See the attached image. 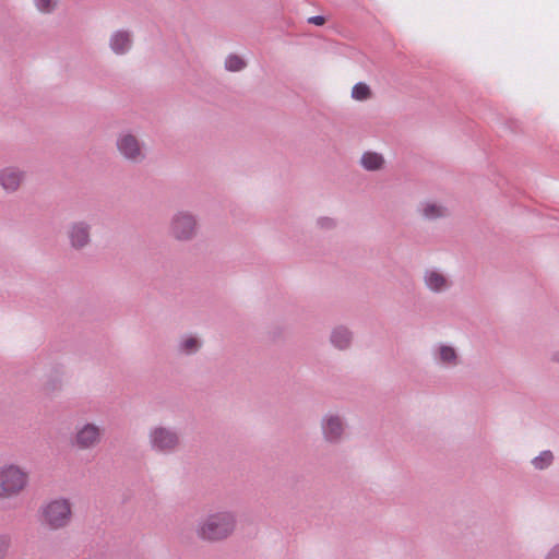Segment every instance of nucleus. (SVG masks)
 Wrapping results in <instances>:
<instances>
[{
    "label": "nucleus",
    "instance_id": "nucleus-1",
    "mask_svg": "<svg viewBox=\"0 0 559 559\" xmlns=\"http://www.w3.org/2000/svg\"><path fill=\"white\" fill-rule=\"evenodd\" d=\"M237 528V515L228 509L207 513L199 520L195 535L205 543H219L228 539Z\"/></svg>",
    "mask_w": 559,
    "mask_h": 559
},
{
    "label": "nucleus",
    "instance_id": "nucleus-2",
    "mask_svg": "<svg viewBox=\"0 0 559 559\" xmlns=\"http://www.w3.org/2000/svg\"><path fill=\"white\" fill-rule=\"evenodd\" d=\"M40 525L50 532L67 528L73 519V508L70 499L57 497L40 504L37 511Z\"/></svg>",
    "mask_w": 559,
    "mask_h": 559
},
{
    "label": "nucleus",
    "instance_id": "nucleus-3",
    "mask_svg": "<svg viewBox=\"0 0 559 559\" xmlns=\"http://www.w3.org/2000/svg\"><path fill=\"white\" fill-rule=\"evenodd\" d=\"M28 484L29 473L21 465L7 463L0 466V501L17 498Z\"/></svg>",
    "mask_w": 559,
    "mask_h": 559
},
{
    "label": "nucleus",
    "instance_id": "nucleus-4",
    "mask_svg": "<svg viewBox=\"0 0 559 559\" xmlns=\"http://www.w3.org/2000/svg\"><path fill=\"white\" fill-rule=\"evenodd\" d=\"M147 443L152 452L171 455L180 450L182 439L178 429L159 424L148 429Z\"/></svg>",
    "mask_w": 559,
    "mask_h": 559
},
{
    "label": "nucleus",
    "instance_id": "nucleus-5",
    "mask_svg": "<svg viewBox=\"0 0 559 559\" xmlns=\"http://www.w3.org/2000/svg\"><path fill=\"white\" fill-rule=\"evenodd\" d=\"M198 216L188 210L176 211L169 218L167 234L179 242H190L199 234Z\"/></svg>",
    "mask_w": 559,
    "mask_h": 559
},
{
    "label": "nucleus",
    "instance_id": "nucleus-6",
    "mask_svg": "<svg viewBox=\"0 0 559 559\" xmlns=\"http://www.w3.org/2000/svg\"><path fill=\"white\" fill-rule=\"evenodd\" d=\"M104 433V428L95 423L78 424L71 438V444L80 451L93 450L100 444Z\"/></svg>",
    "mask_w": 559,
    "mask_h": 559
},
{
    "label": "nucleus",
    "instance_id": "nucleus-7",
    "mask_svg": "<svg viewBox=\"0 0 559 559\" xmlns=\"http://www.w3.org/2000/svg\"><path fill=\"white\" fill-rule=\"evenodd\" d=\"M116 147L119 155L131 164H140L146 158L145 143L130 131L117 135Z\"/></svg>",
    "mask_w": 559,
    "mask_h": 559
},
{
    "label": "nucleus",
    "instance_id": "nucleus-8",
    "mask_svg": "<svg viewBox=\"0 0 559 559\" xmlns=\"http://www.w3.org/2000/svg\"><path fill=\"white\" fill-rule=\"evenodd\" d=\"M92 226L85 221H75L67 227V238L73 250L81 251L87 248L92 241Z\"/></svg>",
    "mask_w": 559,
    "mask_h": 559
},
{
    "label": "nucleus",
    "instance_id": "nucleus-9",
    "mask_svg": "<svg viewBox=\"0 0 559 559\" xmlns=\"http://www.w3.org/2000/svg\"><path fill=\"white\" fill-rule=\"evenodd\" d=\"M321 429L325 441L330 443H337L343 438L345 423L340 415L329 413L321 420Z\"/></svg>",
    "mask_w": 559,
    "mask_h": 559
},
{
    "label": "nucleus",
    "instance_id": "nucleus-10",
    "mask_svg": "<svg viewBox=\"0 0 559 559\" xmlns=\"http://www.w3.org/2000/svg\"><path fill=\"white\" fill-rule=\"evenodd\" d=\"M25 171L17 166L0 168V187L7 193L16 192L25 180Z\"/></svg>",
    "mask_w": 559,
    "mask_h": 559
},
{
    "label": "nucleus",
    "instance_id": "nucleus-11",
    "mask_svg": "<svg viewBox=\"0 0 559 559\" xmlns=\"http://www.w3.org/2000/svg\"><path fill=\"white\" fill-rule=\"evenodd\" d=\"M424 284L432 293L440 294L451 287L450 278L436 269H428L424 272Z\"/></svg>",
    "mask_w": 559,
    "mask_h": 559
},
{
    "label": "nucleus",
    "instance_id": "nucleus-12",
    "mask_svg": "<svg viewBox=\"0 0 559 559\" xmlns=\"http://www.w3.org/2000/svg\"><path fill=\"white\" fill-rule=\"evenodd\" d=\"M133 44L132 34L129 31L119 29L111 34L109 47L115 55H126Z\"/></svg>",
    "mask_w": 559,
    "mask_h": 559
},
{
    "label": "nucleus",
    "instance_id": "nucleus-13",
    "mask_svg": "<svg viewBox=\"0 0 559 559\" xmlns=\"http://www.w3.org/2000/svg\"><path fill=\"white\" fill-rule=\"evenodd\" d=\"M433 360L436 364L444 367H454L459 364V356L454 347L439 344L432 352Z\"/></svg>",
    "mask_w": 559,
    "mask_h": 559
},
{
    "label": "nucleus",
    "instance_id": "nucleus-14",
    "mask_svg": "<svg viewBox=\"0 0 559 559\" xmlns=\"http://www.w3.org/2000/svg\"><path fill=\"white\" fill-rule=\"evenodd\" d=\"M353 341V333L349 331L348 328L344 325H338L334 328L330 335V342L331 344L340 349L344 350L347 349Z\"/></svg>",
    "mask_w": 559,
    "mask_h": 559
},
{
    "label": "nucleus",
    "instance_id": "nucleus-15",
    "mask_svg": "<svg viewBox=\"0 0 559 559\" xmlns=\"http://www.w3.org/2000/svg\"><path fill=\"white\" fill-rule=\"evenodd\" d=\"M385 160L382 154L368 151L360 157V165L365 170L377 171L384 167Z\"/></svg>",
    "mask_w": 559,
    "mask_h": 559
},
{
    "label": "nucleus",
    "instance_id": "nucleus-16",
    "mask_svg": "<svg viewBox=\"0 0 559 559\" xmlns=\"http://www.w3.org/2000/svg\"><path fill=\"white\" fill-rule=\"evenodd\" d=\"M419 211L424 218L432 221L445 216L447 209L435 202H423Z\"/></svg>",
    "mask_w": 559,
    "mask_h": 559
},
{
    "label": "nucleus",
    "instance_id": "nucleus-17",
    "mask_svg": "<svg viewBox=\"0 0 559 559\" xmlns=\"http://www.w3.org/2000/svg\"><path fill=\"white\" fill-rule=\"evenodd\" d=\"M201 348V341L192 335L181 337L178 343V350L185 355L195 354Z\"/></svg>",
    "mask_w": 559,
    "mask_h": 559
},
{
    "label": "nucleus",
    "instance_id": "nucleus-18",
    "mask_svg": "<svg viewBox=\"0 0 559 559\" xmlns=\"http://www.w3.org/2000/svg\"><path fill=\"white\" fill-rule=\"evenodd\" d=\"M554 460V455L550 451H543L539 455L532 460V464L536 469L547 468Z\"/></svg>",
    "mask_w": 559,
    "mask_h": 559
},
{
    "label": "nucleus",
    "instance_id": "nucleus-19",
    "mask_svg": "<svg viewBox=\"0 0 559 559\" xmlns=\"http://www.w3.org/2000/svg\"><path fill=\"white\" fill-rule=\"evenodd\" d=\"M371 96L369 86L362 82L355 84L352 88V97L356 100H366Z\"/></svg>",
    "mask_w": 559,
    "mask_h": 559
},
{
    "label": "nucleus",
    "instance_id": "nucleus-20",
    "mask_svg": "<svg viewBox=\"0 0 559 559\" xmlns=\"http://www.w3.org/2000/svg\"><path fill=\"white\" fill-rule=\"evenodd\" d=\"M245 67V60L237 55H229L225 60V68L230 72L241 71Z\"/></svg>",
    "mask_w": 559,
    "mask_h": 559
},
{
    "label": "nucleus",
    "instance_id": "nucleus-21",
    "mask_svg": "<svg viewBox=\"0 0 559 559\" xmlns=\"http://www.w3.org/2000/svg\"><path fill=\"white\" fill-rule=\"evenodd\" d=\"M11 537L8 534H0V559H7L11 548Z\"/></svg>",
    "mask_w": 559,
    "mask_h": 559
},
{
    "label": "nucleus",
    "instance_id": "nucleus-22",
    "mask_svg": "<svg viewBox=\"0 0 559 559\" xmlns=\"http://www.w3.org/2000/svg\"><path fill=\"white\" fill-rule=\"evenodd\" d=\"M35 5L38 11L43 13H50L56 8V1L55 0H34Z\"/></svg>",
    "mask_w": 559,
    "mask_h": 559
},
{
    "label": "nucleus",
    "instance_id": "nucleus-23",
    "mask_svg": "<svg viewBox=\"0 0 559 559\" xmlns=\"http://www.w3.org/2000/svg\"><path fill=\"white\" fill-rule=\"evenodd\" d=\"M317 225L322 229H332L335 227L336 222L331 217H320L317 221Z\"/></svg>",
    "mask_w": 559,
    "mask_h": 559
},
{
    "label": "nucleus",
    "instance_id": "nucleus-24",
    "mask_svg": "<svg viewBox=\"0 0 559 559\" xmlns=\"http://www.w3.org/2000/svg\"><path fill=\"white\" fill-rule=\"evenodd\" d=\"M543 559H559V544L550 547L544 555Z\"/></svg>",
    "mask_w": 559,
    "mask_h": 559
},
{
    "label": "nucleus",
    "instance_id": "nucleus-25",
    "mask_svg": "<svg viewBox=\"0 0 559 559\" xmlns=\"http://www.w3.org/2000/svg\"><path fill=\"white\" fill-rule=\"evenodd\" d=\"M324 22H325V19H324V16H321V15H314V16H311L308 19V23L314 24L318 26L323 25Z\"/></svg>",
    "mask_w": 559,
    "mask_h": 559
},
{
    "label": "nucleus",
    "instance_id": "nucleus-26",
    "mask_svg": "<svg viewBox=\"0 0 559 559\" xmlns=\"http://www.w3.org/2000/svg\"><path fill=\"white\" fill-rule=\"evenodd\" d=\"M554 361L559 362V352H556L551 358Z\"/></svg>",
    "mask_w": 559,
    "mask_h": 559
}]
</instances>
